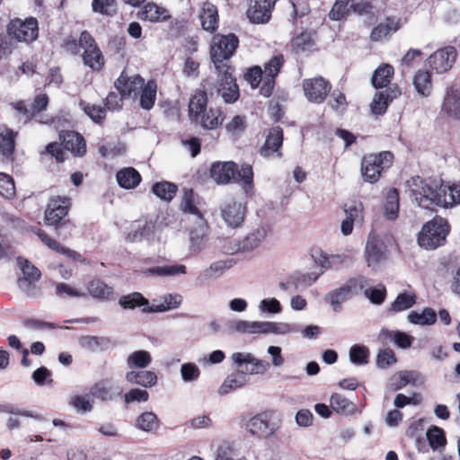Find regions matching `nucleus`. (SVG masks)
Here are the masks:
<instances>
[{
  "label": "nucleus",
  "instance_id": "6ab92c4d",
  "mask_svg": "<svg viewBox=\"0 0 460 460\" xmlns=\"http://www.w3.org/2000/svg\"><path fill=\"white\" fill-rule=\"evenodd\" d=\"M344 212L346 217L341 222V230L344 235H349L353 231L354 224L361 226L364 222L363 204L356 201L345 204Z\"/></svg>",
  "mask_w": 460,
  "mask_h": 460
},
{
  "label": "nucleus",
  "instance_id": "f257e3e1",
  "mask_svg": "<svg viewBox=\"0 0 460 460\" xmlns=\"http://www.w3.org/2000/svg\"><path fill=\"white\" fill-rule=\"evenodd\" d=\"M239 46V39L234 33L215 34L210 46V57L217 70V93L226 103H234L240 97L239 86L234 75V67L229 62Z\"/></svg>",
  "mask_w": 460,
  "mask_h": 460
},
{
  "label": "nucleus",
  "instance_id": "72a5a7b5",
  "mask_svg": "<svg viewBox=\"0 0 460 460\" xmlns=\"http://www.w3.org/2000/svg\"><path fill=\"white\" fill-rule=\"evenodd\" d=\"M182 298L178 294H167L163 296V302L159 305L153 304L150 306L142 308L143 313H161L178 308L181 304Z\"/></svg>",
  "mask_w": 460,
  "mask_h": 460
},
{
  "label": "nucleus",
  "instance_id": "7c9ffc66",
  "mask_svg": "<svg viewBox=\"0 0 460 460\" xmlns=\"http://www.w3.org/2000/svg\"><path fill=\"white\" fill-rule=\"evenodd\" d=\"M224 119L225 115L220 108H210L202 111L199 120L195 122L199 123L204 129L211 130L221 126Z\"/></svg>",
  "mask_w": 460,
  "mask_h": 460
},
{
  "label": "nucleus",
  "instance_id": "680f3d73",
  "mask_svg": "<svg viewBox=\"0 0 460 460\" xmlns=\"http://www.w3.org/2000/svg\"><path fill=\"white\" fill-rule=\"evenodd\" d=\"M349 296L348 290L342 286L331 291L327 295L326 300L331 304L333 310L338 312L341 308V303L346 301Z\"/></svg>",
  "mask_w": 460,
  "mask_h": 460
},
{
  "label": "nucleus",
  "instance_id": "13d9d810",
  "mask_svg": "<svg viewBox=\"0 0 460 460\" xmlns=\"http://www.w3.org/2000/svg\"><path fill=\"white\" fill-rule=\"evenodd\" d=\"M369 349L359 344H355L349 349V359L355 365H366L369 361Z\"/></svg>",
  "mask_w": 460,
  "mask_h": 460
},
{
  "label": "nucleus",
  "instance_id": "4d7b16f0",
  "mask_svg": "<svg viewBox=\"0 0 460 460\" xmlns=\"http://www.w3.org/2000/svg\"><path fill=\"white\" fill-rule=\"evenodd\" d=\"M159 426L157 416L150 411L143 412L137 419V427L144 431L155 430Z\"/></svg>",
  "mask_w": 460,
  "mask_h": 460
},
{
  "label": "nucleus",
  "instance_id": "3c124183",
  "mask_svg": "<svg viewBox=\"0 0 460 460\" xmlns=\"http://www.w3.org/2000/svg\"><path fill=\"white\" fill-rule=\"evenodd\" d=\"M352 0H336L333 4L329 17L332 21H341L350 13Z\"/></svg>",
  "mask_w": 460,
  "mask_h": 460
},
{
  "label": "nucleus",
  "instance_id": "2f4dec72",
  "mask_svg": "<svg viewBox=\"0 0 460 460\" xmlns=\"http://www.w3.org/2000/svg\"><path fill=\"white\" fill-rule=\"evenodd\" d=\"M118 184L126 190L135 189L140 183L141 174L133 167H126L118 171L116 174Z\"/></svg>",
  "mask_w": 460,
  "mask_h": 460
},
{
  "label": "nucleus",
  "instance_id": "69168bd1",
  "mask_svg": "<svg viewBox=\"0 0 460 460\" xmlns=\"http://www.w3.org/2000/svg\"><path fill=\"white\" fill-rule=\"evenodd\" d=\"M365 296L372 304L381 305L386 298V288L383 284L376 287L369 288L364 290Z\"/></svg>",
  "mask_w": 460,
  "mask_h": 460
},
{
  "label": "nucleus",
  "instance_id": "49530a36",
  "mask_svg": "<svg viewBox=\"0 0 460 460\" xmlns=\"http://www.w3.org/2000/svg\"><path fill=\"white\" fill-rule=\"evenodd\" d=\"M185 273L186 267L182 264L155 266L146 270V274L158 277L175 276Z\"/></svg>",
  "mask_w": 460,
  "mask_h": 460
},
{
  "label": "nucleus",
  "instance_id": "f8f14e48",
  "mask_svg": "<svg viewBox=\"0 0 460 460\" xmlns=\"http://www.w3.org/2000/svg\"><path fill=\"white\" fill-rule=\"evenodd\" d=\"M285 64V58L282 54L273 56L264 64L263 84L260 87V93L264 97L272 95L276 84V78L280 73Z\"/></svg>",
  "mask_w": 460,
  "mask_h": 460
},
{
  "label": "nucleus",
  "instance_id": "8fccbe9b",
  "mask_svg": "<svg viewBox=\"0 0 460 460\" xmlns=\"http://www.w3.org/2000/svg\"><path fill=\"white\" fill-rule=\"evenodd\" d=\"M266 236V232L263 228L257 229L256 231L249 234L245 238L241 240L243 252H252L258 248Z\"/></svg>",
  "mask_w": 460,
  "mask_h": 460
},
{
  "label": "nucleus",
  "instance_id": "e2e57ef3",
  "mask_svg": "<svg viewBox=\"0 0 460 460\" xmlns=\"http://www.w3.org/2000/svg\"><path fill=\"white\" fill-rule=\"evenodd\" d=\"M15 185L12 176L0 172V195L7 199L15 197Z\"/></svg>",
  "mask_w": 460,
  "mask_h": 460
},
{
  "label": "nucleus",
  "instance_id": "0eeeda50",
  "mask_svg": "<svg viewBox=\"0 0 460 460\" xmlns=\"http://www.w3.org/2000/svg\"><path fill=\"white\" fill-rule=\"evenodd\" d=\"M39 22L33 16L25 19L15 17L6 24V33L15 41L30 45L39 38Z\"/></svg>",
  "mask_w": 460,
  "mask_h": 460
},
{
  "label": "nucleus",
  "instance_id": "4be33fe9",
  "mask_svg": "<svg viewBox=\"0 0 460 460\" xmlns=\"http://www.w3.org/2000/svg\"><path fill=\"white\" fill-rule=\"evenodd\" d=\"M37 235L40 238V240L51 251L62 254L66 256L68 259H71L74 261H80L84 262L86 260L85 258L78 253L77 252L71 250L63 244H61L59 242H58L56 239L52 238L50 235H49L46 232H44L41 229H39L37 232Z\"/></svg>",
  "mask_w": 460,
  "mask_h": 460
},
{
  "label": "nucleus",
  "instance_id": "c9c22d12",
  "mask_svg": "<svg viewBox=\"0 0 460 460\" xmlns=\"http://www.w3.org/2000/svg\"><path fill=\"white\" fill-rule=\"evenodd\" d=\"M378 338L383 341H394L396 346L402 349L410 348L413 341V338L405 332L400 331H389L386 329H383L380 332Z\"/></svg>",
  "mask_w": 460,
  "mask_h": 460
},
{
  "label": "nucleus",
  "instance_id": "a19ab883",
  "mask_svg": "<svg viewBox=\"0 0 460 460\" xmlns=\"http://www.w3.org/2000/svg\"><path fill=\"white\" fill-rule=\"evenodd\" d=\"M408 321L418 325H433L437 322V314L431 307H425L421 313L410 312Z\"/></svg>",
  "mask_w": 460,
  "mask_h": 460
},
{
  "label": "nucleus",
  "instance_id": "9d476101",
  "mask_svg": "<svg viewBox=\"0 0 460 460\" xmlns=\"http://www.w3.org/2000/svg\"><path fill=\"white\" fill-rule=\"evenodd\" d=\"M274 411L267 410L261 411L246 422V429L259 438H268L278 429V425L273 421Z\"/></svg>",
  "mask_w": 460,
  "mask_h": 460
},
{
  "label": "nucleus",
  "instance_id": "58836bf2",
  "mask_svg": "<svg viewBox=\"0 0 460 460\" xmlns=\"http://www.w3.org/2000/svg\"><path fill=\"white\" fill-rule=\"evenodd\" d=\"M332 409L341 415L353 414L356 411V404L341 394L333 393L330 398Z\"/></svg>",
  "mask_w": 460,
  "mask_h": 460
},
{
  "label": "nucleus",
  "instance_id": "603ef678",
  "mask_svg": "<svg viewBox=\"0 0 460 460\" xmlns=\"http://www.w3.org/2000/svg\"><path fill=\"white\" fill-rule=\"evenodd\" d=\"M18 262L24 276V280L29 284L36 282L40 279V270L27 259L19 258Z\"/></svg>",
  "mask_w": 460,
  "mask_h": 460
},
{
  "label": "nucleus",
  "instance_id": "1a4fd4ad",
  "mask_svg": "<svg viewBox=\"0 0 460 460\" xmlns=\"http://www.w3.org/2000/svg\"><path fill=\"white\" fill-rule=\"evenodd\" d=\"M72 206V199L66 196L52 197L45 210V222L48 226L58 228L59 225H71L70 220H64Z\"/></svg>",
  "mask_w": 460,
  "mask_h": 460
},
{
  "label": "nucleus",
  "instance_id": "dca6fc26",
  "mask_svg": "<svg viewBox=\"0 0 460 460\" xmlns=\"http://www.w3.org/2000/svg\"><path fill=\"white\" fill-rule=\"evenodd\" d=\"M58 139L64 149L71 152L74 156L82 157L86 154L85 139L78 132L63 130L59 132Z\"/></svg>",
  "mask_w": 460,
  "mask_h": 460
},
{
  "label": "nucleus",
  "instance_id": "423d86ee",
  "mask_svg": "<svg viewBox=\"0 0 460 460\" xmlns=\"http://www.w3.org/2000/svg\"><path fill=\"white\" fill-rule=\"evenodd\" d=\"M394 155L390 151L367 154L361 161L360 172L365 181L376 183L383 172L393 164Z\"/></svg>",
  "mask_w": 460,
  "mask_h": 460
},
{
  "label": "nucleus",
  "instance_id": "412c9836",
  "mask_svg": "<svg viewBox=\"0 0 460 460\" xmlns=\"http://www.w3.org/2000/svg\"><path fill=\"white\" fill-rule=\"evenodd\" d=\"M401 27L402 19L400 17L387 16L372 29L370 40L372 41H380L395 33Z\"/></svg>",
  "mask_w": 460,
  "mask_h": 460
},
{
  "label": "nucleus",
  "instance_id": "cd10ccee",
  "mask_svg": "<svg viewBox=\"0 0 460 460\" xmlns=\"http://www.w3.org/2000/svg\"><path fill=\"white\" fill-rule=\"evenodd\" d=\"M16 133L10 128H0V155L4 161L13 160Z\"/></svg>",
  "mask_w": 460,
  "mask_h": 460
},
{
  "label": "nucleus",
  "instance_id": "b1692460",
  "mask_svg": "<svg viewBox=\"0 0 460 460\" xmlns=\"http://www.w3.org/2000/svg\"><path fill=\"white\" fill-rule=\"evenodd\" d=\"M141 21L161 22L167 21L171 16L167 9L153 2L146 4L137 14Z\"/></svg>",
  "mask_w": 460,
  "mask_h": 460
},
{
  "label": "nucleus",
  "instance_id": "a878e982",
  "mask_svg": "<svg viewBox=\"0 0 460 460\" xmlns=\"http://www.w3.org/2000/svg\"><path fill=\"white\" fill-rule=\"evenodd\" d=\"M88 294L98 300L111 301L114 299V288L100 279H93L86 284Z\"/></svg>",
  "mask_w": 460,
  "mask_h": 460
},
{
  "label": "nucleus",
  "instance_id": "774afa93",
  "mask_svg": "<svg viewBox=\"0 0 460 460\" xmlns=\"http://www.w3.org/2000/svg\"><path fill=\"white\" fill-rule=\"evenodd\" d=\"M247 123L245 116L235 115L228 123L226 125V129L228 133L234 136H239L246 129Z\"/></svg>",
  "mask_w": 460,
  "mask_h": 460
},
{
  "label": "nucleus",
  "instance_id": "bb28decb",
  "mask_svg": "<svg viewBox=\"0 0 460 460\" xmlns=\"http://www.w3.org/2000/svg\"><path fill=\"white\" fill-rule=\"evenodd\" d=\"M208 102V93L205 88L195 91V93L191 96L189 102V116L191 121L199 120L200 113L207 110Z\"/></svg>",
  "mask_w": 460,
  "mask_h": 460
},
{
  "label": "nucleus",
  "instance_id": "5fc2aeb1",
  "mask_svg": "<svg viewBox=\"0 0 460 460\" xmlns=\"http://www.w3.org/2000/svg\"><path fill=\"white\" fill-rule=\"evenodd\" d=\"M46 155L54 158L58 164L64 163L66 159L65 149L60 141L49 143L45 150L40 153L42 158Z\"/></svg>",
  "mask_w": 460,
  "mask_h": 460
},
{
  "label": "nucleus",
  "instance_id": "c85d7f7f",
  "mask_svg": "<svg viewBox=\"0 0 460 460\" xmlns=\"http://www.w3.org/2000/svg\"><path fill=\"white\" fill-rule=\"evenodd\" d=\"M385 246L384 243L375 237L368 238L367 244H366V250H365V255L366 260L368 266H373L378 264L381 261L385 259Z\"/></svg>",
  "mask_w": 460,
  "mask_h": 460
},
{
  "label": "nucleus",
  "instance_id": "c756f323",
  "mask_svg": "<svg viewBox=\"0 0 460 460\" xmlns=\"http://www.w3.org/2000/svg\"><path fill=\"white\" fill-rule=\"evenodd\" d=\"M394 75V68L390 64H381L373 73L371 83L376 89L388 88Z\"/></svg>",
  "mask_w": 460,
  "mask_h": 460
},
{
  "label": "nucleus",
  "instance_id": "6e6d98bb",
  "mask_svg": "<svg viewBox=\"0 0 460 460\" xmlns=\"http://www.w3.org/2000/svg\"><path fill=\"white\" fill-rule=\"evenodd\" d=\"M152 361L151 355L146 350H137L131 353L128 358V365L129 367L144 368Z\"/></svg>",
  "mask_w": 460,
  "mask_h": 460
},
{
  "label": "nucleus",
  "instance_id": "393cba45",
  "mask_svg": "<svg viewBox=\"0 0 460 460\" xmlns=\"http://www.w3.org/2000/svg\"><path fill=\"white\" fill-rule=\"evenodd\" d=\"M442 111L449 117L460 119V90L456 85H451L447 89Z\"/></svg>",
  "mask_w": 460,
  "mask_h": 460
},
{
  "label": "nucleus",
  "instance_id": "aec40b11",
  "mask_svg": "<svg viewBox=\"0 0 460 460\" xmlns=\"http://www.w3.org/2000/svg\"><path fill=\"white\" fill-rule=\"evenodd\" d=\"M283 144V129L279 126L271 128L266 136L263 146L260 148V155L265 158L271 157L277 154L278 157H282L280 148Z\"/></svg>",
  "mask_w": 460,
  "mask_h": 460
},
{
  "label": "nucleus",
  "instance_id": "f3484780",
  "mask_svg": "<svg viewBox=\"0 0 460 460\" xmlns=\"http://www.w3.org/2000/svg\"><path fill=\"white\" fill-rule=\"evenodd\" d=\"M221 217L226 224L232 227L237 228L242 226L246 214V206L235 200L225 203L221 208Z\"/></svg>",
  "mask_w": 460,
  "mask_h": 460
},
{
  "label": "nucleus",
  "instance_id": "bf43d9fd",
  "mask_svg": "<svg viewBox=\"0 0 460 460\" xmlns=\"http://www.w3.org/2000/svg\"><path fill=\"white\" fill-rule=\"evenodd\" d=\"M427 438L433 450L438 449L447 444L444 430L437 426H432L428 429Z\"/></svg>",
  "mask_w": 460,
  "mask_h": 460
},
{
  "label": "nucleus",
  "instance_id": "6e6552de",
  "mask_svg": "<svg viewBox=\"0 0 460 460\" xmlns=\"http://www.w3.org/2000/svg\"><path fill=\"white\" fill-rule=\"evenodd\" d=\"M83 64L91 71L99 73L105 66L106 60L94 37L86 30L81 31Z\"/></svg>",
  "mask_w": 460,
  "mask_h": 460
},
{
  "label": "nucleus",
  "instance_id": "37998d69",
  "mask_svg": "<svg viewBox=\"0 0 460 460\" xmlns=\"http://www.w3.org/2000/svg\"><path fill=\"white\" fill-rule=\"evenodd\" d=\"M119 305L123 309H135L137 307H147L149 301L141 293L133 292L119 297Z\"/></svg>",
  "mask_w": 460,
  "mask_h": 460
},
{
  "label": "nucleus",
  "instance_id": "052dcab7",
  "mask_svg": "<svg viewBox=\"0 0 460 460\" xmlns=\"http://www.w3.org/2000/svg\"><path fill=\"white\" fill-rule=\"evenodd\" d=\"M93 397L99 398L102 401L112 399V386L108 381H101L92 386L90 390Z\"/></svg>",
  "mask_w": 460,
  "mask_h": 460
},
{
  "label": "nucleus",
  "instance_id": "f03ea898",
  "mask_svg": "<svg viewBox=\"0 0 460 460\" xmlns=\"http://www.w3.org/2000/svg\"><path fill=\"white\" fill-rule=\"evenodd\" d=\"M209 174L218 184H227L233 181L241 183L246 193L253 189V170L250 164H243L239 169L234 162H215L211 164Z\"/></svg>",
  "mask_w": 460,
  "mask_h": 460
},
{
  "label": "nucleus",
  "instance_id": "473e14b6",
  "mask_svg": "<svg viewBox=\"0 0 460 460\" xmlns=\"http://www.w3.org/2000/svg\"><path fill=\"white\" fill-rule=\"evenodd\" d=\"M181 209L183 213L196 216L199 224L202 225L206 222L202 213L196 205V194L192 189L184 190L181 202Z\"/></svg>",
  "mask_w": 460,
  "mask_h": 460
},
{
  "label": "nucleus",
  "instance_id": "9b49d317",
  "mask_svg": "<svg viewBox=\"0 0 460 460\" xmlns=\"http://www.w3.org/2000/svg\"><path fill=\"white\" fill-rule=\"evenodd\" d=\"M304 94L308 102L321 104L324 102L332 90V84L326 78L318 75L304 79L302 82Z\"/></svg>",
  "mask_w": 460,
  "mask_h": 460
},
{
  "label": "nucleus",
  "instance_id": "ddd939ff",
  "mask_svg": "<svg viewBox=\"0 0 460 460\" xmlns=\"http://www.w3.org/2000/svg\"><path fill=\"white\" fill-rule=\"evenodd\" d=\"M279 0H248L246 16L252 23L265 24L272 17L276 4Z\"/></svg>",
  "mask_w": 460,
  "mask_h": 460
},
{
  "label": "nucleus",
  "instance_id": "a18cd8bd",
  "mask_svg": "<svg viewBox=\"0 0 460 460\" xmlns=\"http://www.w3.org/2000/svg\"><path fill=\"white\" fill-rule=\"evenodd\" d=\"M79 106L94 123L99 125L104 123L106 119V109L104 107L83 100L80 101Z\"/></svg>",
  "mask_w": 460,
  "mask_h": 460
},
{
  "label": "nucleus",
  "instance_id": "f704fd0d",
  "mask_svg": "<svg viewBox=\"0 0 460 460\" xmlns=\"http://www.w3.org/2000/svg\"><path fill=\"white\" fill-rule=\"evenodd\" d=\"M126 379L131 384L151 387L156 384L157 376L149 370L129 371L126 375Z\"/></svg>",
  "mask_w": 460,
  "mask_h": 460
},
{
  "label": "nucleus",
  "instance_id": "5701e85b",
  "mask_svg": "<svg viewBox=\"0 0 460 460\" xmlns=\"http://www.w3.org/2000/svg\"><path fill=\"white\" fill-rule=\"evenodd\" d=\"M203 30L214 32L218 28L219 15L217 7L207 1L204 2L199 15Z\"/></svg>",
  "mask_w": 460,
  "mask_h": 460
},
{
  "label": "nucleus",
  "instance_id": "338daca9",
  "mask_svg": "<svg viewBox=\"0 0 460 460\" xmlns=\"http://www.w3.org/2000/svg\"><path fill=\"white\" fill-rule=\"evenodd\" d=\"M263 71L260 66L250 67L244 75V79L249 83L252 89H256L263 84Z\"/></svg>",
  "mask_w": 460,
  "mask_h": 460
},
{
  "label": "nucleus",
  "instance_id": "0e129e2a",
  "mask_svg": "<svg viewBox=\"0 0 460 460\" xmlns=\"http://www.w3.org/2000/svg\"><path fill=\"white\" fill-rule=\"evenodd\" d=\"M412 379V373L409 371L396 372L389 382V387L393 391L400 390L405 387Z\"/></svg>",
  "mask_w": 460,
  "mask_h": 460
},
{
  "label": "nucleus",
  "instance_id": "ea45409f",
  "mask_svg": "<svg viewBox=\"0 0 460 460\" xmlns=\"http://www.w3.org/2000/svg\"><path fill=\"white\" fill-rule=\"evenodd\" d=\"M399 208V190L396 188H392L385 195V202L384 205L385 217L389 220L397 218Z\"/></svg>",
  "mask_w": 460,
  "mask_h": 460
},
{
  "label": "nucleus",
  "instance_id": "7ed1b4c3",
  "mask_svg": "<svg viewBox=\"0 0 460 460\" xmlns=\"http://www.w3.org/2000/svg\"><path fill=\"white\" fill-rule=\"evenodd\" d=\"M451 233V225L447 218L436 215L423 224L417 234L418 245L426 251H434L447 243Z\"/></svg>",
  "mask_w": 460,
  "mask_h": 460
},
{
  "label": "nucleus",
  "instance_id": "39448f33",
  "mask_svg": "<svg viewBox=\"0 0 460 460\" xmlns=\"http://www.w3.org/2000/svg\"><path fill=\"white\" fill-rule=\"evenodd\" d=\"M233 359L240 367V373L232 374L227 376L220 388L221 394H227L233 389L243 386L245 383V375L259 373L261 366V361L250 353H234Z\"/></svg>",
  "mask_w": 460,
  "mask_h": 460
},
{
  "label": "nucleus",
  "instance_id": "864d4df0",
  "mask_svg": "<svg viewBox=\"0 0 460 460\" xmlns=\"http://www.w3.org/2000/svg\"><path fill=\"white\" fill-rule=\"evenodd\" d=\"M416 303L414 294L401 293L391 305V310L398 313L412 307Z\"/></svg>",
  "mask_w": 460,
  "mask_h": 460
},
{
  "label": "nucleus",
  "instance_id": "20e7f679",
  "mask_svg": "<svg viewBox=\"0 0 460 460\" xmlns=\"http://www.w3.org/2000/svg\"><path fill=\"white\" fill-rule=\"evenodd\" d=\"M408 183L411 197L420 208L431 209L433 207L440 206V193L443 190L442 180L424 179L420 176H414L408 181Z\"/></svg>",
  "mask_w": 460,
  "mask_h": 460
},
{
  "label": "nucleus",
  "instance_id": "de8ad7c7",
  "mask_svg": "<svg viewBox=\"0 0 460 460\" xmlns=\"http://www.w3.org/2000/svg\"><path fill=\"white\" fill-rule=\"evenodd\" d=\"M178 191L176 184L169 181L155 182L152 187V192L161 199L170 201Z\"/></svg>",
  "mask_w": 460,
  "mask_h": 460
},
{
  "label": "nucleus",
  "instance_id": "4468645a",
  "mask_svg": "<svg viewBox=\"0 0 460 460\" xmlns=\"http://www.w3.org/2000/svg\"><path fill=\"white\" fill-rule=\"evenodd\" d=\"M456 56V48L447 46L431 54L427 59V63L432 71L442 74L447 72L453 66Z\"/></svg>",
  "mask_w": 460,
  "mask_h": 460
},
{
  "label": "nucleus",
  "instance_id": "e433bc0d",
  "mask_svg": "<svg viewBox=\"0 0 460 460\" xmlns=\"http://www.w3.org/2000/svg\"><path fill=\"white\" fill-rule=\"evenodd\" d=\"M139 105L142 109L151 110L156 100L157 84L155 80H148L140 89Z\"/></svg>",
  "mask_w": 460,
  "mask_h": 460
},
{
  "label": "nucleus",
  "instance_id": "79ce46f5",
  "mask_svg": "<svg viewBox=\"0 0 460 460\" xmlns=\"http://www.w3.org/2000/svg\"><path fill=\"white\" fill-rule=\"evenodd\" d=\"M413 84L420 94L429 96L432 90L431 74L426 70H419L413 77Z\"/></svg>",
  "mask_w": 460,
  "mask_h": 460
},
{
  "label": "nucleus",
  "instance_id": "4c0bfd02",
  "mask_svg": "<svg viewBox=\"0 0 460 460\" xmlns=\"http://www.w3.org/2000/svg\"><path fill=\"white\" fill-rule=\"evenodd\" d=\"M314 45L313 32L309 31H301L291 40L292 49L296 54L311 51Z\"/></svg>",
  "mask_w": 460,
  "mask_h": 460
},
{
  "label": "nucleus",
  "instance_id": "a211bd4d",
  "mask_svg": "<svg viewBox=\"0 0 460 460\" xmlns=\"http://www.w3.org/2000/svg\"><path fill=\"white\" fill-rule=\"evenodd\" d=\"M145 80L139 75H128L126 71H122L116 79L114 85L119 95L129 97L132 94L137 95L144 86Z\"/></svg>",
  "mask_w": 460,
  "mask_h": 460
},
{
  "label": "nucleus",
  "instance_id": "c03bdc74",
  "mask_svg": "<svg viewBox=\"0 0 460 460\" xmlns=\"http://www.w3.org/2000/svg\"><path fill=\"white\" fill-rule=\"evenodd\" d=\"M440 196L441 203L439 207L448 208L460 204V185L446 186L443 184V190Z\"/></svg>",
  "mask_w": 460,
  "mask_h": 460
},
{
  "label": "nucleus",
  "instance_id": "09e8293b",
  "mask_svg": "<svg viewBox=\"0 0 460 460\" xmlns=\"http://www.w3.org/2000/svg\"><path fill=\"white\" fill-rule=\"evenodd\" d=\"M92 10L106 17H113L118 13L117 0H93Z\"/></svg>",
  "mask_w": 460,
  "mask_h": 460
},
{
  "label": "nucleus",
  "instance_id": "2eb2a0df",
  "mask_svg": "<svg viewBox=\"0 0 460 460\" xmlns=\"http://www.w3.org/2000/svg\"><path fill=\"white\" fill-rule=\"evenodd\" d=\"M401 94V89L397 84L390 85L384 91L376 92L370 104L371 112L376 116L384 115L390 103Z\"/></svg>",
  "mask_w": 460,
  "mask_h": 460
}]
</instances>
